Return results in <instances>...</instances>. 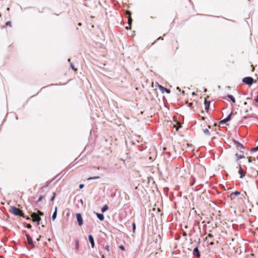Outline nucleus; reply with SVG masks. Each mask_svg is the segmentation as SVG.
Masks as SVG:
<instances>
[{
	"label": "nucleus",
	"instance_id": "c756f323",
	"mask_svg": "<svg viewBox=\"0 0 258 258\" xmlns=\"http://www.w3.org/2000/svg\"><path fill=\"white\" fill-rule=\"evenodd\" d=\"M135 227H135V224H133V228H134V230L135 229Z\"/></svg>",
	"mask_w": 258,
	"mask_h": 258
},
{
	"label": "nucleus",
	"instance_id": "7c9ffc66",
	"mask_svg": "<svg viewBox=\"0 0 258 258\" xmlns=\"http://www.w3.org/2000/svg\"><path fill=\"white\" fill-rule=\"evenodd\" d=\"M98 178V177H94L93 178H92V179H97Z\"/></svg>",
	"mask_w": 258,
	"mask_h": 258
},
{
	"label": "nucleus",
	"instance_id": "412c9836",
	"mask_svg": "<svg viewBox=\"0 0 258 258\" xmlns=\"http://www.w3.org/2000/svg\"><path fill=\"white\" fill-rule=\"evenodd\" d=\"M83 187H84V185H83V184H80V185H79V187H80V188H82Z\"/></svg>",
	"mask_w": 258,
	"mask_h": 258
},
{
	"label": "nucleus",
	"instance_id": "dca6fc26",
	"mask_svg": "<svg viewBox=\"0 0 258 258\" xmlns=\"http://www.w3.org/2000/svg\"><path fill=\"white\" fill-rule=\"evenodd\" d=\"M228 97L231 99V100L234 103L235 102V98L232 95H228Z\"/></svg>",
	"mask_w": 258,
	"mask_h": 258
},
{
	"label": "nucleus",
	"instance_id": "b1692460",
	"mask_svg": "<svg viewBox=\"0 0 258 258\" xmlns=\"http://www.w3.org/2000/svg\"><path fill=\"white\" fill-rule=\"evenodd\" d=\"M6 24H7V25H11V22H7Z\"/></svg>",
	"mask_w": 258,
	"mask_h": 258
},
{
	"label": "nucleus",
	"instance_id": "473e14b6",
	"mask_svg": "<svg viewBox=\"0 0 258 258\" xmlns=\"http://www.w3.org/2000/svg\"><path fill=\"white\" fill-rule=\"evenodd\" d=\"M241 172V167L240 168V170H239V173H240Z\"/></svg>",
	"mask_w": 258,
	"mask_h": 258
},
{
	"label": "nucleus",
	"instance_id": "2eb2a0df",
	"mask_svg": "<svg viewBox=\"0 0 258 258\" xmlns=\"http://www.w3.org/2000/svg\"><path fill=\"white\" fill-rule=\"evenodd\" d=\"M108 206L107 205H104L103 208L101 209L102 212H104L108 209Z\"/></svg>",
	"mask_w": 258,
	"mask_h": 258
},
{
	"label": "nucleus",
	"instance_id": "f704fd0d",
	"mask_svg": "<svg viewBox=\"0 0 258 258\" xmlns=\"http://www.w3.org/2000/svg\"><path fill=\"white\" fill-rule=\"evenodd\" d=\"M192 103H189V106H190L191 105Z\"/></svg>",
	"mask_w": 258,
	"mask_h": 258
},
{
	"label": "nucleus",
	"instance_id": "cd10ccee",
	"mask_svg": "<svg viewBox=\"0 0 258 258\" xmlns=\"http://www.w3.org/2000/svg\"><path fill=\"white\" fill-rule=\"evenodd\" d=\"M251 161V158H249L248 159V162H250Z\"/></svg>",
	"mask_w": 258,
	"mask_h": 258
},
{
	"label": "nucleus",
	"instance_id": "72a5a7b5",
	"mask_svg": "<svg viewBox=\"0 0 258 258\" xmlns=\"http://www.w3.org/2000/svg\"><path fill=\"white\" fill-rule=\"evenodd\" d=\"M192 95H195V92H192Z\"/></svg>",
	"mask_w": 258,
	"mask_h": 258
},
{
	"label": "nucleus",
	"instance_id": "a211bd4d",
	"mask_svg": "<svg viewBox=\"0 0 258 258\" xmlns=\"http://www.w3.org/2000/svg\"><path fill=\"white\" fill-rule=\"evenodd\" d=\"M122 250H124V247L123 245H120L119 247Z\"/></svg>",
	"mask_w": 258,
	"mask_h": 258
},
{
	"label": "nucleus",
	"instance_id": "423d86ee",
	"mask_svg": "<svg viewBox=\"0 0 258 258\" xmlns=\"http://www.w3.org/2000/svg\"><path fill=\"white\" fill-rule=\"evenodd\" d=\"M89 240L91 243L92 247H94L95 245L94 241L93 236L91 235H89Z\"/></svg>",
	"mask_w": 258,
	"mask_h": 258
},
{
	"label": "nucleus",
	"instance_id": "4468645a",
	"mask_svg": "<svg viewBox=\"0 0 258 258\" xmlns=\"http://www.w3.org/2000/svg\"><path fill=\"white\" fill-rule=\"evenodd\" d=\"M236 156H237V159H238V160L242 158H244V155L243 154H237Z\"/></svg>",
	"mask_w": 258,
	"mask_h": 258
},
{
	"label": "nucleus",
	"instance_id": "20e7f679",
	"mask_svg": "<svg viewBox=\"0 0 258 258\" xmlns=\"http://www.w3.org/2000/svg\"><path fill=\"white\" fill-rule=\"evenodd\" d=\"M31 216L33 222H37L39 223V222L40 221L41 219L37 214L36 213H33Z\"/></svg>",
	"mask_w": 258,
	"mask_h": 258
},
{
	"label": "nucleus",
	"instance_id": "f8f14e48",
	"mask_svg": "<svg viewBox=\"0 0 258 258\" xmlns=\"http://www.w3.org/2000/svg\"><path fill=\"white\" fill-rule=\"evenodd\" d=\"M194 253L195 254H196L198 256H200V253H199V252L198 248H195L194 249Z\"/></svg>",
	"mask_w": 258,
	"mask_h": 258
},
{
	"label": "nucleus",
	"instance_id": "a878e982",
	"mask_svg": "<svg viewBox=\"0 0 258 258\" xmlns=\"http://www.w3.org/2000/svg\"><path fill=\"white\" fill-rule=\"evenodd\" d=\"M57 208L56 207H55V209H54V211H56V213H57Z\"/></svg>",
	"mask_w": 258,
	"mask_h": 258
},
{
	"label": "nucleus",
	"instance_id": "6e6552de",
	"mask_svg": "<svg viewBox=\"0 0 258 258\" xmlns=\"http://www.w3.org/2000/svg\"><path fill=\"white\" fill-rule=\"evenodd\" d=\"M96 215H97V217H98V218L100 221H103L104 220V216L103 214L97 213Z\"/></svg>",
	"mask_w": 258,
	"mask_h": 258
},
{
	"label": "nucleus",
	"instance_id": "e433bc0d",
	"mask_svg": "<svg viewBox=\"0 0 258 258\" xmlns=\"http://www.w3.org/2000/svg\"><path fill=\"white\" fill-rule=\"evenodd\" d=\"M102 258H104V256L102 255Z\"/></svg>",
	"mask_w": 258,
	"mask_h": 258
},
{
	"label": "nucleus",
	"instance_id": "f257e3e1",
	"mask_svg": "<svg viewBox=\"0 0 258 258\" xmlns=\"http://www.w3.org/2000/svg\"><path fill=\"white\" fill-rule=\"evenodd\" d=\"M156 89H159V91L162 93H164L165 92L167 93H170V90L163 87V86H162L161 85L158 84H156Z\"/></svg>",
	"mask_w": 258,
	"mask_h": 258
},
{
	"label": "nucleus",
	"instance_id": "9b49d317",
	"mask_svg": "<svg viewBox=\"0 0 258 258\" xmlns=\"http://www.w3.org/2000/svg\"><path fill=\"white\" fill-rule=\"evenodd\" d=\"M204 103H205V109L207 111H208V110L209 109V103H208L207 102V101L206 99H205V100H204Z\"/></svg>",
	"mask_w": 258,
	"mask_h": 258
},
{
	"label": "nucleus",
	"instance_id": "4be33fe9",
	"mask_svg": "<svg viewBox=\"0 0 258 258\" xmlns=\"http://www.w3.org/2000/svg\"><path fill=\"white\" fill-rule=\"evenodd\" d=\"M54 197H55V194H54L53 196L52 197V198L51 199V201H53L54 199Z\"/></svg>",
	"mask_w": 258,
	"mask_h": 258
},
{
	"label": "nucleus",
	"instance_id": "f03ea898",
	"mask_svg": "<svg viewBox=\"0 0 258 258\" xmlns=\"http://www.w3.org/2000/svg\"><path fill=\"white\" fill-rule=\"evenodd\" d=\"M10 211L15 215H21L22 214L21 211L15 207L11 208Z\"/></svg>",
	"mask_w": 258,
	"mask_h": 258
},
{
	"label": "nucleus",
	"instance_id": "6ab92c4d",
	"mask_svg": "<svg viewBox=\"0 0 258 258\" xmlns=\"http://www.w3.org/2000/svg\"><path fill=\"white\" fill-rule=\"evenodd\" d=\"M252 150L257 151L258 150V146L256 147L253 148Z\"/></svg>",
	"mask_w": 258,
	"mask_h": 258
},
{
	"label": "nucleus",
	"instance_id": "7ed1b4c3",
	"mask_svg": "<svg viewBox=\"0 0 258 258\" xmlns=\"http://www.w3.org/2000/svg\"><path fill=\"white\" fill-rule=\"evenodd\" d=\"M243 82L247 85H251L253 83V79L251 77H245L243 79Z\"/></svg>",
	"mask_w": 258,
	"mask_h": 258
},
{
	"label": "nucleus",
	"instance_id": "ddd939ff",
	"mask_svg": "<svg viewBox=\"0 0 258 258\" xmlns=\"http://www.w3.org/2000/svg\"><path fill=\"white\" fill-rule=\"evenodd\" d=\"M56 216H57V213H56V211H54L52 216V217H51V219L53 221H54L56 218Z\"/></svg>",
	"mask_w": 258,
	"mask_h": 258
},
{
	"label": "nucleus",
	"instance_id": "4c0bfd02",
	"mask_svg": "<svg viewBox=\"0 0 258 258\" xmlns=\"http://www.w3.org/2000/svg\"><path fill=\"white\" fill-rule=\"evenodd\" d=\"M202 119H205V117H202Z\"/></svg>",
	"mask_w": 258,
	"mask_h": 258
},
{
	"label": "nucleus",
	"instance_id": "c9c22d12",
	"mask_svg": "<svg viewBox=\"0 0 258 258\" xmlns=\"http://www.w3.org/2000/svg\"><path fill=\"white\" fill-rule=\"evenodd\" d=\"M127 14H129L130 15V12H127Z\"/></svg>",
	"mask_w": 258,
	"mask_h": 258
},
{
	"label": "nucleus",
	"instance_id": "aec40b11",
	"mask_svg": "<svg viewBox=\"0 0 258 258\" xmlns=\"http://www.w3.org/2000/svg\"><path fill=\"white\" fill-rule=\"evenodd\" d=\"M128 23H129V24H131V21H132V20H131V17H130V18H128Z\"/></svg>",
	"mask_w": 258,
	"mask_h": 258
},
{
	"label": "nucleus",
	"instance_id": "c85d7f7f",
	"mask_svg": "<svg viewBox=\"0 0 258 258\" xmlns=\"http://www.w3.org/2000/svg\"><path fill=\"white\" fill-rule=\"evenodd\" d=\"M40 236H39V237L37 238V240L39 241L40 240Z\"/></svg>",
	"mask_w": 258,
	"mask_h": 258
},
{
	"label": "nucleus",
	"instance_id": "bb28decb",
	"mask_svg": "<svg viewBox=\"0 0 258 258\" xmlns=\"http://www.w3.org/2000/svg\"><path fill=\"white\" fill-rule=\"evenodd\" d=\"M205 133H207V134H208V130H206L205 131Z\"/></svg>",
	"mask_w": 258,
	"mask_h": 258
},
{
	"label": "nucleus",
	"instance_id": "9d476101",
	"mask_svg": "<svg viewBox=\"0 0 258 258\" xmlns=\"http://www.w3.org/2000/svg\"><path fill=\"white\" fill-rule=\"evenodd\" d=\"M239 194L240 192L238 191L234 192L230 195V198L231 199H233L236 196L238 195Z\"/></svg>",
	"mask_w": 258,
	"mask_h": 258
},
{
	"label": "nucleus",
	"instance_id": "0eeeda50",
	"mask_svg": "<svg viewBox=\"0 0 258 258\" xmlns=\"http://www.w3.org/2000/svg\"><path fill=\"white\" fill-rule=\"evenodd\" d=\"M26 236H27V239L28 243L30 245L33 246L32 239L28 235H27Z\"/></svg>",
	"mask_w": 258,
	"mask_h": 258
},
{
	"label": "nucleus",
	"instance_id": "5701e85b",
	"mask_svg": "<svg viewBox=\"0 0 258 258\" xmlns=\"http://www.w3.org/2000/svg\"><path fill=\"white\" fill-rule=\"evenodd\" d=\"M38 214H39V215H43V213L41 212H40V211H38Z\"/></svg>",
	"mask_w": 258,
	"mask_h": 258
},
{
	"label": "nucleus",
	"instance_id": "f3484780",
	"mask_svg": "<svg viewBox=\"0 0 258 258\" xmlns=\"http://www.w3.org/2000/svg\"><path fill=\"white\" fill-rule=\"evenodd\" d=\"M105 249L107 250V251H109V246L108 245H106L105 246Z\"/></svg>",
	"mask_w": 258,
	"mask_h": 258
},
{
	"label": "nucleus",
	"instance_id": "393cba45",
	"mask_svg": "<svg viewBox=\"0 0 258 258\" xmlns=\"http://www.w3.org/2000/svg\"><path fill=\"white\" fill-rule=\"evenodd\" d=\"M27 227L28 228H30L31 227V226L30 224H28Z\"/></svg>",
	"mask_w": 258,
	"mask_h": 258
},
{
	"label": "nucleus",
	"instance_id": "39448f33",
	"mask_svg": "<svg viewBox=\"0 0 258 258\" xmlns=\"http://www.w3.org/2000/svg\"><path fill=\"white\" fill-rule=\"evenodd\" d=\"M76 217H77V220L78 224L80 226H81L83 223V218L82 217L81 214H80V213L77 214Z\"/></svg>",
	"mask_w": 258,
	"mask_h": 258
},
{
	"label": "nucleus",
	"instance_id": "1a4fd4ad",
	"mask_svg": "<svg viewBox=\"0 0 258 258\" xmlns=\"http://www.w3.org/2000/svg\"><path fill=\"white\" fill-rule=\"evenodd\" d=\"M232 113L230 114L226 118H225L224 119L222 120L221 121V123H225V122H226L227 121H229L230 119V117H231V115Z\"/></svg>",
	"mask_w": 258,
	"mask_h": 258
},
{
	"label": "nucleus",
	"instance_id": "2f4dec72",
	"mask_svg": "<svg viewBox=\"0 0 258 258\" xmlns=\"http://www.w3.org/2000/svg\"><path fill=\"white\" fill-rule=\"evenodd\" d=\"M256 100V101L257 102H258V96H257V98L256 99V100Z\"/></svg>",
	"mask_w": 258,
	"mask_h": 258
}]
</instances>
